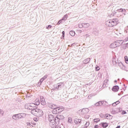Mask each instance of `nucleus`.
Here are the masks:
<instances>
[{
    "label": "nucleus",
    "mask_w": 128,
    "mask_h": 128,
    "mask_svg": "<svg viewBox=\"0 0 128 128\" xmlns=\"http://www.w3.org/2000/svg\"><path fill=\"white\" fill-rule=\"evenodd\" d=\"M31 114L35 116H42L44 114V112L42 110H40L38 108H36V106H34V108L31 110Z\"/></svg>",
    "instance_id": "nucleus-1"
},
{
    "label": "nucleus",
    "mask_w": 128,
    "mask_h": 128,
    "mask_svg": "<svg viewBox=\"0 0 128 128\" xmlns=\"http://www.w3.org/2000/svg\"><path fill=\"white\" fill-rule=\"evenodd\" d=\"M118 24V18L113 19L112 20H110L106 22V24L110 28H112V26H116Z\"/></svg>",
    "instance_id": "nucleus-2"
},
{
    "label": "nucleus",
    "mask_w": 128,
    "mask_h": 128,
    "mask_svg": "<svg viewBox=\"0 0 128 128\" xmlns=\"http://www.w3.org/2000/svg\"><path fill=\"white\" fill-rule=\"evenodd\" d=\"M34 103L26 104L24 106V108H26V110H32L34 108Z\"/></svg>",
    "instance_id": "nucleus-3"
},
{
    "label": "nucleus",
    "mask_w": 128,
    "mask_h": 128,
    "mask_svg": "<svg viewBox=\"0 0 128 128\" xmlns=\"http://www.w3.org/2000/svg\"><path fill=\"white\" fill-rule=\"evenodd\" d=\"M64 108H57L56 109L53 110V112H56L55 114H60L62 112H64Z\"/></svg>",
    "instance_id": "nucleus-4"
},
{
    "label": "nucleus",
    "mask_w": 128,
    "mask_h": 128,
    "mask_svg": "<svg viewBox=\"0 0 128 128\" xmlns=\"http://www.w3.org/2000/svg\"><path fill=\"white\" fill-rule=\"evenodd\" d=\"M89 112H90V110H88V108H84L81 110L80 114H82V116L84 115L86 116V114H88Z\"/></svg>",
    "instance_id": "nucleus-5"
},
{
    "label": "nucleus",
    "mask_w": 128,
    "mask_h": 128,
    "mask_svg": "<svg viewBox=\"0 0 128 128\" xmlns=\"http://www.w3.org/2000/svg\"><path fill=\"white\" fill-rule=\"evenodd\" d=\"M118 46H120V45L116 42L111 44L110 46V48H118Z\"/></svg>",
    "instance_id": "nucleus-6"
},
{
    "label": "nucleus",
    "mask_w": 128,
    "mask_h": 128,
    "mask_svg": "<svg viewBox=\"0 0 128 128\" xmlns=\"http://www.w3.org/2000/svg\"><path fill=\"white\" fill-rule=\"evenodd\" d=\"M100 126H102L104 128H108V124L106 122H101L100 124Z\"/></svg>",
    "instance_id": "nucleus-7"
},
{
    "label": "nucleus",
    "mask_w": 128,
    "mask_h": 128,
    "mask_svg": "<svg viewBox=\"0 0 128 128\" xmlns=\"http://www.w3.org/2000/svg\"><path fill=\"white\" fill-rule=\"evenodd\" d=\"M48 106H49V108H52L53 110H56L57 108L56 105V104H48Z\"/></svg>",
    "instance_id": "nucleus-8"
},
{
    "label": "nucleus",
    "mask_w": 128,
    "mask_h": 128,
    "mask_svg": "<svg viewBox=\"0 0 128 128\" xmlns=\"http://www.w3.org/2000/svg\"><path fill=\"white\" fill-rule=\"evenodd\" d=\"M119 90H120V87H118V86H114L112 88V92H118Z\"/></svg>",
    "instance_id": "nucleus-9"
},
{
    "label": "nucleus",
    "mask_w": 128,
    "mask_h": 128,
    "mask_svg": "<svg viewBox=\"0 0 128 128\" xmlns=\"http://www.w3.org/2000/svg\"><path fill=\"white\" fill-rule=\"evenodd\" d=\"M34 106H39L40 104V99L38 98H36L35 100V102L33 103Z\"/></svg>",
    "instance_id": "nucleus-10"
},
{
    "label": "nucleus",
    "mask_w": 128,
    "mask_h": 128,
    "mask_svg": "<svg viewBox=\"0 0 128 128\" xmlns=\"http://www.w3.org/2000/svg\"><path fill=\"white\" fill-rule=\"evenodd\" d=\"M108 16L110 18H112V16H114V12H112V11H109L108 12Z\"/></svg>",
    "instance_id": "nucleus-11"
},
{
    "label": "nucleus",
    "mask_w": 128,
    "mask_h": 128,
    "mask_svg": "<svg viewBox=\"0 0 128 128\" xmlns=\"http://www.w3.org/2000/svg\"><path fill=\"white\" fill-rule=\"evenodd\" d=\"M12 118L14 120H18V118H20V115L19 114H16L13 116Z\"/></svg>",
    "instance_id": "nucleus-12"
},
{
    "label": "nucleus",
    "mask_w": 128,
    "mask_h": 128,
    "mask_svg": "<svg viewBox=\"0 0 128 128\" xmlns=\"http://www.w3.org/2000/svg\"><path fill=\"white\" fill-rule=\"evenodd\" d=\"M80 122H82V120L78 118H76L74 120L75 124H80Z\"/></svg>",
    "instance_id": "nucleus-13"
},
{
    "label": "nucleus",
    "mask_w": 128,
    "mask_h": 128,
    "mask_svg": "<svg viewBox=\"0 0 128 128\" xmlns=\"http://www.w3.org/2000/svg\"><path fill=\"white\" fill-rule=\"evenodd\" d=\"M116 12H126V9L120 8L118 9Z\"/></svg>",
    "instance_id": "nucleus-14"
},
{
    "label": "nucleus",
    "mask_w": 128,
    "mask_h": 128,
    "mask_svg": "<svg viewBox=\"0 0 128 128\" xmlns=\"http://www.w3.org/2000/svg\"><path fill=\"white\" fill-rule=\"evenodd\" d=\"M90 26V25L88 23H83L84 28H88V26Z\"/></svg>",
    "instance_id": "nucleus-15"
},
{
    "label": "nucleus",
    "mask_w": 128,
    "mask_h": 128,
    "mask_svg": "<svg viewBox=\"0 0 128 128\" xmlns=\"http://www.w3.org/2000/svg\"><path fill=\"white\" fill-rule=\"evenodd\" d=\"M116 44H118L120 46V44H124V40H118L117 41H116Z\"/></svg>",
    "instance_id": "nucleus-16"
},
{
    "label": "nucleus",
    "mask_w": 128,
    "mask_h": 128,
    "mask_svg": "<svg viewBox=\"0 0 128 128\" xmlns=\"http://www.w3.org/2000/svg\"><path fill=\"white\" fill-rule=\"evenodd\" d=\"M106 120H112V116L110 114H107L106 115Z\"/></svg>",
    "instance_id": "nucleus-17"
},
{
    "label": "nucleus",
    "mask_w": 128,
    "mask_h": 128,
    "mask_svg": "<svg viewBox=\"0 0 128 128\" xmlns=\"http://www.w3.org/2000/svg\"><path fill=\"white\" fill-rule=\"evenodd\" d=\"M103 104H104L103 101L99 102L96 104V106H102Z\"/></svg>",
    "instance_id": "nucleus-18"
},
{
    "label": "nucleus",
    "mask_w": 128,
    "mask_h": 128,
    "mask_svg": "<svg viewBox=\"0 0 128 128\" xmlns=\"http://www.w3.org/2000/svg\"><path fill=\"white\" fill-rule=\"evenodd\" d=\"M70 34L72 36H76V32L74 30L70 31Z\"/></svg>",
    "instance_id": "nucleus-19"
},
{
    "label": "nucleus",
    "mask_w": 128,
    "mask_h": 128,
    "mask_svg": "<svg viewBox=\"0 0 128 128\" xmlns=\"http://www.w3.org/2000/svg\"><path fill=\"white\" fill-rule=\"evenodd\" d=\"M100 122V118H95L94 120V122L95 123V124H98V122Z\"/></svg>",
    "instance_id": "nucleus-20"
},
{
    "label": "nucleus",
    "mask_w": 128,
    "mask_h": 128,
    "mask_svg": "<svg viewBox=\"0 0 128 128\" xmlns=\"http://www.w3.org/2000/svg\"><path fill=\"white\" fill-rule=\"evenodd\" d=\"M68 18V14H66L65 16H64L62 19V20H66V19Z\"/></svg>",
    "instance_id": "nucleus-21"
},
{
    "label": "nucleus",
    "mask_w": 128,
    "mask_h": 128,
    "mask_svg": "<svg viewBox=\"0 0 128 128\" xmlns=\"http://www.w3.org/2000/svg\"><path fill=\"white\" fill-rule=\"evenodd\" d=\"M68 122H69V124H72V118H70V117L68 118Z\"/></svg>",
    "instance_id": "nucleus-22"
},
{
    "label": "nucleus",
    "mask_w": 128,
    "mask_h": 128,
    "mask_svg": "<svg viewBox=\"0 0 128 128\" xmlns=\"http://www.w3.org/2000/svg\"><path fill=\"white\" fill-rule=\"evenodd\" d=\"M78 28H84V23L78 24Z\"/></svg>",
    "instance_id": "nucleus-23"
},
{
    "label": "nucleus",
    "mask_w": 128,
    "mask_h": 128,
    "mask_svg": "<svg viewBox=\"0 0 128 128\" xmlns=\"http://www.w3.org/2000/svg\"><path fill=\"white\" fill-rule=\"evenodd\" d=\"M120 101L118 100V101H117V102H116L113 103V104H112V105H113V106H116V105L118 104H120Z\"/></svg>",
    "instance_id": "nucleus-24"
},
{
    "label": "nucleus",
    "mask_w": 128,
    "mask_h": 128,
    "mask_svg": "<svg viewBox=\"0 0 128 128\" xmlns=\"http://www.w3.org/2000/svg\"><path fill=\"white\" fill-rule=\"evenodd\" d=\"M124 60H125V62L126 64H128V56H124Z\"/></svg>",
    "instance_id": "nucleus-25"
},
{
    "label": "nucleus",
    "mask_w": 128,
    "mask_h": 128,
    "mask_svg": "<svg viewBox=\"0 0 128 128\" xmlns=\"http://www.w3.org/2000/svg\"><path fill=\"white\" fill-rule=\"evenodd\" d=\"M62 118H64V116L62 115H58L56 117V118H59V120H60Z\"/></svg>",
    "instance_id": "nucleus-26"
},
{
    "label": "nucleus",
    "mask_w": 128,
    "mask_h": 128,
    "mask_svg": "<svg viewBox=\"0 0 128 128\" xmlns=\"http://www.w3.org/2000/svg\"><path fill=\"white\" fill-rule=\"evenodd\" d=\"M88 126H90V122H86L85 124L86 128H88Z\"/></svg>",
    "instance_id": "nucleus-27"
},
{
    "label": "nucleus",
    "mask_w": 128,
    "mask_h": 128,
    "mask_svg": "<svg viewBox=\"0 0 128 128\" xmlns=\"http://www.w3.org/2000/svg\"><path fill=\"white\" fill-rule=\"evenodd\" d=\"M52 26L51 25H48V26L46 27V28L47 30H50V28H52Z\"/></svg>",
    "instance_id": "nucleus-28"
},
{
    "label": "nucleus",
    "mask_w": 128,
    "mask_h": 128,
    "mask_svg": "<svg viewBox=\"0 0 128 128\" xmlns=\"http://www.w3.org/2000/svg\"><path fill=\"white\" fill-rule=\"evenodd\" d=\"M100 70V67H98V66H97L96 67V72Z\"/></svg>",
    "instance_id": "nucleus-29"
},
{
    "label": "nucleus",
    "mask_w": 128,
    "mask_h": 128,
    "mask_svg": "<svg viewBox=\"0 0 128 128\" xmlns=\"http://www.w3.org/2000/svg\"><path fill=\"white\" fill-rule=\"evenodd\" d=\"M41 104H42V106H45L46 105V102L45 101H41Z\"/></svg>",
    "instance_id": "nucleus-30"
},
{
    "label": "nucleus",
    "mask_w": 128,
    "mask_h": 128,
    "mask_svg": "<svg viewBox=\"0 0 128 128\" xmlns=\"http://www.w3.org/2000/svg\"><path fill=\"white\" fill-rule=\"evenodd\" d=\"M62 20H60L58 22V24H62Z\"/></svg>",
    "instance_id": "nucleus-31"
},
{
    "label": "nucleus",
    "mask_w": 128,
    "mask_h": 128,
    "mask_svg": "<svg viewBox=\"0 0 128 128\" xmlns=\"http://www.w3.org/2000/svg\"><path fill=\"white\" fill-rule=\"evenodd\" d=\"M100 128V126H98V125L96 124V125H94V128Z\"/></svg>",
    "instance_id": "nucleus-32"
},
{
    "label": "nucleus",
    "mask_w": 128,
    "mask_h": 128,
    "mask_svg": "<svg viewBox=\"0 0 128 128\" xmlns=\"http://www.w3.org/2000/svg\"><path fill=\"white\" fill-rule=\"evenodd\" d=\"M126 114V111L124 110L122 111V114Z\"/></svg>",
    "instance_id": "nucleus-33"
},
{
    "label": "nucleus",
    "mask_w": 128,
    "mask_h": 128,
    "mask_svg": "<svg viewBox=\"0 0 128 128\" xmlns=\"http://www.w3.org/2000/svg\"><path fill=\"white\" fill-rule=\"evenodd\" d=\"M34 120L35 122H38V119L36 118H34Z\"/></svg>",
    "instance_id": "nucleus-34"
},
{
    "label": "nucleus",
    "mask_w": 128,
    "mask_h": 128,
    "mask_svg": "<svg viewBox=\"0 0 128 128\" xmlns=\"http://www.w3.org/2000/svg\"><path fill=\"white\" fill-rule=\"evenodd\" d=\"M62 36H63V38H64V31H62Z\"/></svg>",
    "instance_id": "nucleus-35"
},
{
    "label": "nucleus",
    "mask_w": 128,
    "mask_h": 128,
    "mask_svg": "<svg viewBox=\"0 0 128 128\" xmlns=\"http://www.w3.org/2000/svg\"><path fill=\"white\" fill-rule=\"evenodd\" d=\"M85 118H90V116L88 115L84 116Z\"/></svg>",
    "instance_id": "nucleus-36"
},
{
    "label": "nucleus",
    "mask_w": 128,
    "mask_h": 128,
    "mask_svg": "<svg viewBox=\"0 0 128 128\" xmlns=\"http://www.w3.org/2000/svg\"><path fill=\"white\" fill-rule=\"evenodd\" d=\"M124 42H128V37L124 39Z\"/></svg>",
    "instance_id": "nucleus-37"
},
{
    "label": "nucleus",
    "mask_w": 128,
    "mask_h": 128,
    "mask_svg": "<svg viewBox=\"0 0 128 128\" xmlns=\"http://www.w3.org/2000/svg\"><path fill=\"white\" fill-rule=\"evenodd\" d=\"M56 128H60V126H58V125H57L56 126Z\"/></svg>",
    "instance_id": "nucleus-38"
},
{
    "label": "nucleus",
    "mask_w": 128,
    "mask_h": 128,
    "mask_svg": "<svg viewBox=\"0 0 128 128\" xmlns=\"http://www.w3.org/2000/svg\"><path fill=\"white\" fill-rule=\"evenodd\" d=\"M46 76H44L42 78V80H46Z\"/></svg>",
    "instance_id": "nucleus-39"
},
{
    "label": "nucleus",
    "mask_w": 128,
    "mask_h": 128,
    "mask_svg": "<svg viewBox=\"0 0 128 128\" xmlns=\"http://www.w3.org/2000/svg\"><path fill=\"white\" fill-rule=\"evenodd\" d=\"M116 128H120V126H118L117 127H116Z\"/></svg>",
    "instance_id": "nucleus-40"
},
{
    "label": "nucleus",
    "mask_w": 128,
    "mask_h": 128,
    "mask_svg": "<svg viewBox=\"0 0 128 128\" xmlns=\"http://www.w3.org/2000/svg\"><path fill=\"white\" fill-rule=\"evenodd\" d=\"M117 82L116 80H114V82Z\"/></svg>",
    "instance_id": "nucleus-41"
},
{
    "label": "nucleus",
    "mask_w": 128,
    "mask_h": 128,
    "mask_svg": "<svg viewBox=\"0 0 128 128\" xmlns=\"http://www.w3.org/2000/svg\"><path fill=\"white\" fill-rule=\"evenodd\" d=\"M80 32H82V30H80Z\"/></svg>",
    "instance_id": "nucleus-42"
},
{
    "label": "nucleus",
    "mask_w": 128,
    "mask_h": 128,
    "mask_svg": "<svg viewBox=\"0 0 128 128\" xmlns=\"http://www.w3.org/2000/svg\"><path fill=\"white\" fill-rule=\"evenodd\" d=\"M0 111H1V110H0Z\"/></svg>",
    "instance_id": "nucleus-43"
},
{
    "label": "nucleus",
    "mask_w": 128,
    "mask_h": 128,
    "mask_svg": "<svg viewBox=\"0 0 128 128\" xmlns=\"http://www.w3.org/2000/svg\"><path fill=\"white\" fill-rule=\"evenodd\" d=\"M42 80V79H41L40 80Z\"/></svg>",
    "instance_id": "nucleus-44"
},
{
    "label": "nucleus",
    "mask_w": 128,
    "mask_h": 128,
    "mask_svg": "<svg viewBox=\"0 0 128 128\" xmlns=\"http://www.w3.org/2000/svg\"><path fill=\"white\" fill-rule=\"evenodd\" d=\"M127 44L128 45V43Z\"/></svg>",
    "instance_id": "nucleus-45"
}]
</instances>
